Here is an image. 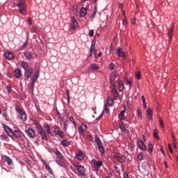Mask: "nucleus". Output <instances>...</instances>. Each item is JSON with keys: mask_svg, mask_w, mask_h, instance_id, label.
Here are the masks:
<instances>
[{"mask_svg": "<svg viewBox=\"0 0 178 178\" xmlns=\"http://www.w3.org/2000/svg\"><path fill=\"white\" fill-rule=\"evenodd\" d=\"M21 66L24 70V77L26 79H30L31 74H33V67H29V63L24 61L22 62Z\"/></svg>", "mask_w": 178, "mask_h": 178, "instance_id": "1", "label": "nucleus"}, {"mask_svg": "<svg viewBox=\"0 0 178 178\" xmlns=\"http://www.w3.org/2000/svg\"><path fill=\"white\" fill-rule=\"evenodd\" d=\"M17 6L18 8L19 13L21 15L23 16H26V15H27V6L26 5V3L22 0H19Z\"/></svg>", "mask_w": 178, "mask_h": 178, "instance_id": "2", "label": "nucleus"}, {"mask_svg": "<svg viewBox=\"0 0 178 178\" xmlns=\"http://www.w3.org/2000/svg\"><path fill=\"white\" fill-rule=\"evenodd\" d=\"M74 168L78 172L79 176L81 177V178H86V168L81 165H75Z\"/></svg>", "mask_w": 178, "mask_h": 178, "instance_id": "3", "label": "nucleus"}, {"mask_svg": "<svg viewBox=\"0 0 178 178\" xmlns=\"http://www.w3.org/2000/svg\"><path fill=\"white\" fill-rule=\"evenodd\" d=\"M95 141L96 143V145H97L99 151L102 154H105V148L102 145V142L99 140V137L95 136Z\"/></svg>", "mask_w": 178, "mask_h": 178, "instance_id": "4", "label": "nucleus"}, {"mask_svg": "<svg viewBox=\"0 0 178 178\" xmlns=\"http://www.w3.org/2000/svg\"><path fill=\"white\" fill-rule=\"evenodd\" d=\"M3 129H4L6 133L8 134V136H9V137L13 136V131L9 126L6 125V124H3Z\"/></svg>", "mask_w": 178, "mask_h": 178, "instance_id": "5", "label": "nucleus"}, {"mask_svg": "<svg viewBox=\"0 0 178 178\" xmlns=\"http://www.w3.org/2000/svg\"><path fill=\"white\" fill-rule=\"evenodd\" d=\"M26 133L30 138H34L35 137V131H34L33 128L28 127V129H26Z\"/></svg>", "mask_w": 178, "mask_h": 178, "instance_id": "6", "label": "nucleus"}, {"mask_svg": "<svg viewBox=\"0 0 178 178\" xmlns=\"http://www.w3.org/2000/svg\"><path fill=\"white\" fill-rule=\"evenodd\" d=\"M114 157L120 162V163H124L126 162V156L122 154H117L114 155Z\"/></svg>", "mask_w": 178, "mask_h": 178, "instance_id": "7", "label": "nucleus"}, {"mask_svg": "<svg viewBox=\"0 0 178 178\" xmlns=\"http://www.w3.org/2000/svg\"><path fill=\"white\" fill-rule=\"evenodd\" d=\"M54 133L56 136H58L60 138H64L65 135H63V131L59 129V127H56L54 128Z\"/></svg>", "mask_w": 178, "mask_h": 178, "instance_id": "8", "label": "nucleus"}, {"mask_svg": "<svg viewBox=\"0 0 178 178\" xmlns=\"http://www.w3.org/2000/svg\"><path fill=\"white\" fill-rule=\"evenodd\" d=\"M38 134H40L42 140H44V141H48V137H47V133L44 131V129L38 131Z\"/></svg>", "mask_w": 178, "mask_h": 178, "instance_id": "9", "label": "nucleus"}, {"mask_svg": "<svg viewBox=\"0 0 178 178\" xmlns=\"http://www.w3.org/2000/svg\"><path fill=\"white\" fill-rule=\"evenodd\" d=\"M138 147L142 151H145V149H147V147L145 146V144L144 143V141H143V140H139L138 141Z\"/></svg>", "mask_w": 178, "mask_h": 178, "instance_id": "10", "label": "nucleus"}, {"mask_svg": "<svg viewBox=\"0 0 178 178\" xmlns=\"http://www.w3.org/2000/svg\"><path fill=\"white\" fill-rule=\"evenodd\" d=\"M117 56H118V58H126V54L124 53V51H123V49H122V48H118Z\"/></svg>", "mask_w": 178, "mask_h": 178, "instance_id": "11", "label": "nucleus"}, {"mask_svg": "<svg viewBox=\"0 0 178 178\" xmlns=\"http://www.w3.org/2000/svg\"><path fill=\"white\" fill-rule=\"evenodd\" d=\"M53 152L55 154L56 156L58 158V159H65V156H63V155H62V153H60V152H59V150L56 148L53 149Z\"/></svg>", "mask_w": 178, "mask_h": 178, "instance_id": "12", "label": "nucleus"}, {"mask_svg": "<svg viewBox=\"0 0 178 178\" xmlns=\"http://www.w3.org/2000/svg\"><path fill=\"white\" fill-rule=\"evenodd\" d=\"M116 74L111 72L110 74V78H109V81L110 83L112 86H113V84H115V81L116 80Z\"/></svg>", "mask_w": 178, "mask_h": 178, "instance_id": "13", "label": "nucleus"}, {"mask_svg": "<svg viewBox=\"0 0 178 178\" xmlns=\"http://www.w3.org/2000/svg\"><path fill=\"white\" fill-rule=\"evenodd\" d=\"M92 162L94 163L95 169L97 170H98L99 168H101L102 165V161H95V159H93Z\"/></svg>", "mask_w": 178, "mask_h": 178, "instance_id": "14", "label": "nucleus"}, {"mask_svg": "<svg viewBox=\"0 0 178 178\" xmlns=\"http://www.w3.org/2000/svg\"><path fill=\"white\" fill-rule=\"evenodd\" d=\"M4 56L6 59H8V60H10V59H13L14 58L13 54H12V52L10 51H6L4 53Z\"/></svg>", "mask_w": 178, "mask_h": 178, "instance_id": "15", "label": "nucleus"}, {"mask_svg": "<svg viewBox=\"0 0 178 178\" xmlns=\"http://www.w3.org/2000/svg\"><path fill=\"white\" fill-rule=\"evenodd\" d=\"M111 92L113 95V98H114L115 101L118 100V99L119 98V93L118 92V91L116 90V89L115 88H113L111 89Z\"/></svg>", "mask_w": 178, "mask_h": 178, "instance_id": "16", "label": "nucleus"}, {"mask_svg": "<svg viewBox=\"0 0 178 178\" xmlns=\"http://www.w3.org/2000/svg\"><path fill=\"white\" fill-rule=\"evenodd\" d=\"M14 74H15L16 79H20V77H22V70H20L19 68L15 70Z\"/></svg>", "mask_w": 178, "mask_h": 178, "instance_id": "17", "label": "nucleus"}, {"mask_svg": "<svg viewBox=\"0 0 178 178\" xmlns=\"http://www.w3.org/2000/svg\"><path fill=\"white\" fill-rule=\"evenodd\" d=\"M38 77H40V70H36L33 74L31 80L37 81V80H38Z\"/></svg>", "mask_w": 178, "mask_h": 178, "instance_id": "18", "label": "nucleus"}, {"mask_svg": "<svg viewBox=\"0 0 178 178\" xmlns=\"http://www.w3.org/2000/svg\"><path fill=\"white\" fill-rule=\"evenodd\" d=\"M76 158L79 159V161H83L84 159V153L82 151H79L78 154H76Z\"/></svg>", "mask_w": 178, "mask_h": 178, "instance_id": "19", "label": "nucleus"}, {"mask_svg": "<svg viewBox=\"0 0 178 178\" xmlns=\"http://www.w3.org/2000/svg\"><path fill=\"white\" fill-rule=\"evenodd\" d=\"M78 131H79V133H81V134H83V133H84V131H87V125L86 124H81L79 127Z\"/></svg>", "mask_w": 178, "mask_h": 178, "instance_id": "20", "label": "nucleus"}, {"mask_svg": "<svg viewBox=\"0 0 178 178\" xmlns=\"http://www.w3.org/2000/svg\"><path fill=\"white\" fill-rule=\"evenodd\" d=\"M62 160L63 159H60L56 160V163H57V165H59V166H61V168H66V164L65 163V161Z\"/></svg>", "mask_w": 178, "mask_h": 178, "instance_id": "21", "label": "nucleus"}, {"mask_svg": "<svg viewBox=\"0 0 178 178\" xmlns=\"http://www.w3.org/2000/svg\"><path fill=\"white\" fill-rule=\"evenodd\" d=\"M24 55L28 60H31V59L33 58V54H31V52L25 51L24 52Z\"/></svg>", "mask_w": 178, "mask_h": 178, "instance_id": "22", "label": "nucleus"}, {"mask_svg": "<svg viewBox=\"0 0 178 178\" xmlns=\"http://www.w3.org/2000/svg\"><path fill=\"white\" fill-rule=\"evenodd\" d=\"M76 24H77V21L76 20V17H72V22H71V27L74 30L76 29Z\"/></svg>", "mask_w": 178, "mask_h": 178, "instance_id": "23", "label": "nucleus"}, {"mask_svg": "<svg viewBox=\"0 0 178 178\" xmlns=\"http://www.w3.org/2000/svg\"><path fill=\"white\" fill-rule=\"evenodd\" d=\"M87 15V8H81L80 10V16L81 17H84Z\"/></svg>", "mask_w": 178, "mask_h": 178, "instance_id": "24", "label": "nucleus"}, {"mask_svg": "<svg viewBox=\"0 0 178 178\" xmlns=\"http://www.w3.org/2000/svg\"><path fill=\"white\" fill-rule=\"evenodd\" d=\"M19 118L22 122H26V120H27V115L26 113H24V111L19 114Z\"/></svg>", "mask_w": 178, "mask_h": 178, "instance_id": "25", "label": "nucleus"}, {"mask_svg": "<svg viewBox=\"0 0 178 178\" xmlns=\"http://www.w3.org/2000/svg\"><path fill=\"white\" fill-rule=\"evenodd\" d=\"M3 159L6 162H7L8 165H12V159H10L9 156L5 155L3 156Z\"/></svg>", "mask_w": 178, "mask_h": 178, "instance_id": "26", "label": "nucleus"}, {"mask_svg": "<svg viewBox=\"0 0 178 178\" xmlns=\"http://www.w3.org/2000/svg\"><path fill=\"white\" fill-rule=\"evenodd\" d=\"M33 124H34V126H35L36 130L38 131H40V130H42V127H41V124H40V122H34Z\"/></svg>", "mask_w": 178, "mask_h": 178, "instance_id": "27", "label": "nucleus"}, {"mask_svg": "<svg viewBox=\"0 0 178 178\" xmlns=\"http://www.w3.org/2000/svg\"><path fill=\"white\" fill-rule=\"evenodd\" d=\"M125 111H121L120 113L118 114V118L120 120H124L126 119V116L124 115Z\"/></svg>", "mask_w": 178, "mask_h": 178, "instance_id": "28", "label": "nucleus"}, {"mask_svg": "<svg viewBox=\"0 0 178 178\" xmlns=\"http://www.w3.org/2000/svg\"><path fill=\"white\" fill-rule=\"evenodd\" d=\"M13 136H15L17 138H20L22 137V134H20V131L19 130L15 129L14 132H13Z\"/></svg>", "mask_w": 178, "mask_h": 178, "instance_id": "29", "label": "nucleus"}, {"mask_svg": "<svg viewBox=\"0 0 178 178\" xmlns=\"http://www.w3.org/2000/svg\"><path fill=\"white\" fill-rule=\"evenodd\" d=\"M118 88L120 91H123V90H124V84H123V81H118Z\"/></svg>", "mask_w": 178, "mask_h": 178, "instance_id": "30", "label": "nucleus"}, {"mask_svg": "<svg viewBox=\"0 0 178 178\" xmlns=\"http://www.w3.org/2000/svg\"><path fill=\"white\" fill-rule=\"evenodd\" d=\"M90 69H91V70H99V67L98 66V65H97L95 63H92L90 65Z\"/></svg>", "mask_w": 178, "mask_h": 178, "instance_id": "31", "label": "nucleus"}, {"mask_svg": "<svg viewBox=\"0 0 178 178\" xmlns=\"http://www.w3.org/2000/svg\"><path fill=\"white\" fill-rule=\"evenodd\" d=\"M146 113H147V116H149V119L150 120H152V110L148 108L146 111Z\"/></svg>", "mask_w": 178, "mask_h": 178, "instance_id": "32", "label": "nucleus"}, {"mask_svg": "<svg viewBox=\"0 0 178 178\" xmlns=\"http://www.w3.org/2000/svg\"><path fill=\"white\" fill-rule=\"evenodd\" d=\"M60 144L63 145V147H69V141L66 139L63 140Z\"/></svg>", "mask_w": 178, "mask_h": 178, "instance_id": "33", "label": "nucleus"}, {"mask_svg": "<svg viewBox=\"0 0 178 178\" xmlns=\"http://www.w3.org/2000/svg\"><path fill=\"white\" fill-rule=\"evenodd\" d=\"M172 34H173V28L168 29L169 42H170V40H172Z\"/></svg>", "mask_w": 178, "mask_h": 178, "instance_id": "34", "label": "nucleus"}, {"mask_svg": "<svg viewBox=\"0 0 178 178\" xmlns=\"http://www.w3.org/2000/svg\"><path fill=\"white\" fill-rule=\"evenodd\" d=\"M44 128L46 129L47 134H51V127H49V124H45Z\"/></svg>", "mask_w": 178, "mask_h": 178, "instance_id": "35", "label": "nucleus"}, {"mask_svg": "<svg viewBox=\"0 0 178 178\" xmlns=\"http://www.w3.org/2000/svg\"><path fill=\"white\" fill-rule=\"evenodd\" d=\"M119 127L121 131H126V127H124V125H123V122H120V123L119 124Z\"/></svg>", "mask_w": 178, "mask_h": 178, "instance_id": "36", "label": "nucleus"}, {"mask_svg": "<svg viewBox=\"0 0 178 178\" xmlns=\"http://www.w3.org/2000/svg\"><path fill=\"white\" fill-rule=\"evenodd\" d=\"M153 136L156 140H159V136H158V129H155L153 133Z\"/></svg>", "mask_w": 178, "mask_h": 178, "instance_id": "37", "label": "nucleus"}, {"mask_svg": "<svg viewBox=\"0 0 178 178\" xmlns=\"http://www.w3.org/2000/svg\"><path fill=\"white\" fill-rule=\"evenodd\" d=\"M15 111L16 112H17V113H19L20 115V113H23V111L22 110V108L20 107H19V106H15Z\"/></svg>", "mask_w": 178, "mask_h": 178, "instance_id": "38", "label": "nucleus"}, {"mask_svg": "<svg viewBox=\"0 0 178 178\" xmlns=\"http://www.w3.org/2000/svg\"><path fill=\"white\" fill-rule=\"evenodd\" d=\"M27 44H29V39H26L25 42L20 47V49H24L26 47H27Z\"/></svg>", "mask_w": 178, "mask_h": 178, "instance_id": "39", "label": "nucleus"}, {"mask_svg": "<svg viewBox=\"0 0 178 178\" xmlns=\"http://www.w3.org/2000/svg\"><path fill=\"white\" fill-rule=\"evenodd\" d=\"M113 104V100L111 97H107V104L111 106Z\"/></svg>", "mask_w": 178, "mask_h": 178, "instance_id": "40", "label": "nucleus"}, {"mask_svg": "<svg viewBox=\"0 0 178 178\" xmlns=\"http://www.w3.org/2000/svg\"><path fill=\"white\" fill-rule=\"evenodd\" d=\"M159 123L161 126V127H162V129H163L164 127V124H163V120H162V118H159Z\"/></svg>", "mask_w": 178, "mask_h": 178, "instance_id": "41", "label": "nucleus"}, {"mask_svg": "<svg viewBox=\"0 0 178 178\" xmlns=\"http://www.w3.org/2000/svg\"><path fill=\"white\" fill-rule=\"evenodd\" d=\"M35 81H34V80L31 79V90L32 91H34V86L35 84Z\"/></svg>", "mask_w": 178, "mask_h": 178, "instance_id": "42", "label": "nucleus"}, {"mask_svg": "<svg viewBox=\"0 0 178 178\" xmlns=\"http://www.w3.org/2000/svg\"><path fill=\"white\" fill-rule=\"evenodd\" d=\"M138 159H139V161H143L144 159V154H143V153H139L138 155Z\"/></svg>", "mask_w": 178, "mask_h": 178, "instance_id": "43", "label": "nucleus"}, {"mask_svg": "<svg viewBox=\"0 0 178 178\" xmlns=\"http://www.w3.org/2000/svg\"><path fill=\"white\" fill-rule=\"evenodd\" d=\"M70 121L74 124V127L77 126L76 124V121L74 120V118L73 117H70Z\"/></svg>", "mask_w": 178, "mask_h": 178, "instance_id": "44", "label": "nucleus"}, {"mask_svg": "<svg viewBox=\"0 0 178 178\" xmlns=\"http://www.w3.org/2000/svg\"><path fill=\"white\" fill-rule=\"evenodd\" d=\"M94 48H95V40H92V44L90 46V51H94Z\"/></svg>", "mask_w": 178, "mask_h": 178, "instance_id": "45", "label": "nucleus"}, {"mask_svg": "<svg viewBox=\"0 0 178 178\" xmlns=\"http://www.w3.org/2000/svg\"><path fill=\"white\" fill-rule=\"evenodd\" d=\"M69 124V121L65 120L64 122V129L65 130V131L67 130V126Z\"/></svg>", "mask_w": 178, "mask_h": 178, "instance_id": "46", "label": "nucleus"}, {"mask_svg": "<svg viewBox=\"0 0 178 178\" xmlns=\"http://www.w3.org/2000/svg\"><path fill=\"white\" fill-rule=\"evenodd\" d=\"M104 111H105L106 113L108 115L111 111H110L109 108H108L107 105L104 104Z\"/></svg>", "mask_w": 178, "mask_h": 178, "instance_id": "47", "label": "nucleus"}, {"mask_svg": "<svg viewBox=\"0 0 178 178\" xmlns=\"http://www.w3.org/2000/svg\"><path fill=\"white\" fill-rule=\"evenodd\" d=\"M136 80H140V79H141V74L140 72L136 73Z\"/></svg>", "mask_w": 178, "mask_h": 178, "instance_id": "48", "label": "nucleus"}, {"mask_svg": "<svg viewBox=\"0 0 178 178\" xmlns=\"http://www.w3.org/2000/svg\"><path fill=\"white\" fill-rule=\"evenodd\" d=\"M148 148H149V154H152V144L149 143L148 145Z\"/></svg>", "mask_w": 178, "mask_h": 178, "instance_id": "49", "label": "nucleus"}, {"mask_svg": "<svg viewBox=\"0 0 178 178\" xmlns=\"http://www.w3.org/2000/svg\"><path fill=\"white\" fill-rule=\"evenodd\" d=\"M66 94H67V102H70V93L69 92V90H66Z\"/></svg>", "mask_w": 178, "mask_h": 178, "instance_id": "50", "label": "nucleus"}, {"mask_svg": "<svg viewBox=\"0 0 178 178\" xmlns=\"http://www.w3.org/2000/svg\"><path fill=\"white\" fill-rule=\"evenodd\" d=\"M138 116H139V118L143 117V114L141 113V108H138Z\"/></svg>", "mask_w": 178, "mask_h": 178, "instance_id": "51", "label": "nucleus"}, {"mask_svg": "<svg viewBox=\"0 0 178 178\" xmlns=\"http://www.w3.org/2000/svg\"><path fill=\"white\" fill-rule=\"evenodd\" d=\"M46 168L48 170L49 173H52V169L51 168V167L48 165H46Z\"/></svg>", "mask_w": 178, "mask_h": 178, "instance_id": "52", "label": "nucleus"}, {"mask_svg": "<svg viewBox=\"0 0 178 178\" xmlns=\"http://www.w3.org/2000/svg\"><path fill=\"white\" fill-rule=\"evenodd\" d=\"M113 69H115V64L113 63H111L110 64V70H111V72H112L113 70Z\"/></svg>", "mask_w": 178, "mask_h": 178, "instance_id": "53", "label": "nucleus"}, {"mask_svg": "<svg viewBox=\"0 0 178 178\" xmlns=\"http://www.w3.org/2000/svg\"><path fill=\"white\" fill-rule=\"evenodd\" d=\"M89 37H93L94 36V30H90L88 33Z\"/></svg>", "mask_w": 178, "mask_h": 178, "instance_id": "54", "label": "nucleus"}, {"mask_svg": "<svg viewBox=\"0 0 178 178\" xmlns=\"http://www.w3.org/2000/svg\"><path fill=\"white\" fill-rule=\"evenodd\" d=\"M31 33H37V28H35V27H32V28L31 29Z\"/></svg>", "mask_w": 178, "mask_h": 178, "instance_id": "55", "label": "nucleus"}, {"mask_svg": "<svg viewBox=\"0 0 178 178\" xmlns=\"http://www.w3.org/2000/svg\"><path fill=\"white\" fill-rule=\"evenodd\" d=\"M102 116H104V111L101 113V114L99 115V116H98L96 118V120H99L101 119V118H102Z\"/></svg>", "mask_w": 178, "mask_h": 178, "instance_id": "56", "label": "nucleus"}, {"mask_svg": "<svg viewBox=\"0 0 178 178\" xmlns=\"http://www.w3.org/2000/svg\"><path fill=\"white\" fill-rule=\"evenodd\" d=\"M123 177L124 178H129V173H127V172H124Z\"/></svg>", "mask_w": 178, "mask_h": 178, "instance_id": "57", "label": "nucleus"}, {"mask_svg": "<svg viewBox=\"0 0 178 178\" xmlns=\"http://www.w3.org/2000/svg\"><path fill=\"white\" fill-rule=\"evenodd\" d=\"M7 90L8 92H10L12 91V86H10V85H8Z\"/></svg>", "mask_w": 178, "mask_h": 178, "instance_id": "58", "label": "nucleus"}, {"mask_svg": "<svg viewBox=\"0 0 178 178\" xmlns=\"http://www.w3.org/2000/svg\"><path fill=\"white\" fill-rule=\"evenodd\" d=\"M0 138H1V140H2L3 141V140H6V136L0 135Z\"/></svg>", "mask_w": 178, "mask_h": 178, "instance_id": "59", "label": "nucleus"}, {"mask_svg": "<svg viewBox=\"0 0 178 178\" xmlns=\"http://www.w3.org/2000/svg\"><path fill=\"white\" fill-rule=\"evenodd\" d=\"M126 83L129 84V87H131V81L130 79H127Z\"/></svg>", "mask_w": 178, "mask_h": 178, "instance_id": "60", "label": "nucleus"}, {"mask_svg": "<svg viewBox=\"0 0 178 178\" xmlns=\"http://www.w3.org/2000/svg\"><path fill=\"white\" fill-rule=\"evenodd\" d=\"M168 149L171 154H173V149H172V146H170V144H168Z\"/></svg>", "mask_w": 178, "mask_h": 178, "instance_id": "61", "label": "nucleus"}, {"mask_svg": "<svg viewBox=\"0 0 178 178\" xmlns=\"http://www.w3.org/2000/svg\"><path fill=\"white\" fill-rule=\"evenodd\" d=\"M160 150L161 151V154L165 155V150H163V147L162 146H160Z\"/></svg>", "mask_w": 178, "mask_h": 178, "instance_id": "62", "label": "nucleus"}, {"mask_svg": "<svg viewBox=\"0 0 178 178\" xmlns=\"http://www.w3.org/2000/svg\"><path fill=\"white\" fill-rule=\"evenodd\" d=\"M27 22H28L30 26H31V24H32L31 18L29 17Z\"/></svg>", "mask_w": 178, "mask_h": 178, "instance_id": "63", "label": "nucleus"}, {"mask_svg": "<svg viewBox=\"0 0 178 178\" xmlns=\"http://www.w3.org/2000/svg\"><path fill=\"white\" fill-rule=\"evenodd\" d=\"M92 52H93V51H91V49H90L89 53H88V56H89V57H90V56H92Z\"/></svg>", "mask_w": 178, "mask_h": 178, "instance_id": "64", "label": "nucleus"}]
</instances>
